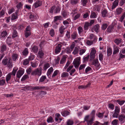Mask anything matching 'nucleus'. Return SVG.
<instances>
[{
    "mask_svg": "<svg viewBox=\"0 0 125 125\" xmlns=\"http://www.w3.org/2000/svg\"><path fill=\"white\" fill-rule=\"evenodd\" d=\"M89 38L94 43H95L97 41V38L96 36L93 34H90L89 36Z\"/></svg>",
    "mask_w": 125,
    "mask_h": 125,
    "instance_id": "7",
    "label": "nucleus"
},
{
    "mask_svg": "<svg viewBox=\"0 0 125 125\" xmlns=\"http://www.w3.org/2000/svg\"><path fill=\"white\" fill-rule=\"evenodd\" d=\"M80 58L78 57L75 59L73 61V63L74 65V67L76 68H78L80 64Z\"/></svg>",
    "mask_w": 125,
    "mask_h": 125,
    "instance_id": "5",
    "label": "nucleus"
},
{
    "mask_svg": "<svg viewBox=\"0 0 125 125\" xmlns=\"http://www.w3.org/2000/svg\"><path fill=\"white\" fill-rule=\"evenodd\" d=\"M29 60L28 59H26L23 60V64L24 65H26L29 63Z\"/></svg>",
    "mask_w": 125,
    "mask_h": 125,
    "instance_id": "49",
    "label": "nucleus"
},
{
    "mask_svg": "<svg viewBox=\"0 0 125 125\" xmlns=\"http://www.w3.org/2000/svg\"><path fill=\"white\" fill-rule=\"evenodd\" d=\"M50 66V65L49 63H47L45 64L44 67V70H46Z\"/></svg>",
    "mask_w": 125,
    "mask_h": 125,
    "instance_id": "64",
    "label": "nucleus"
},
{
    "mask_svg": "<svg viewBox=\"0 0 125 125\" xmlns=\"http://www.w3.org/2000/svg\"><path fill=\"white\" fill-rule=\"evenodd\" d=\"M38 49V47L35 46H34L32 48V50L33 52H37Z\"/></svg>",
    "mask_w": 125,
    "mask_h": 125,
    "instance_id": "40",
    "label": "nucleus"
},
{
    "mask_svg": "<svg viewBox=\"0 0 125 125\" xmlns=\"http://www.w3.org/2000/svg\"><path fill=\"white\" fill-rule=\"evenodd\" d=\"M53 71V68L52 67L49 69L47 71V75L48 76Z\"/></svg>",
    "mask_w": 125,
    "mask_h": 125,
    "instance_id": "37",
    "label": "nucleus"
},
{
    "mask_svg": "<svg viewBox=\"0 0 125 125\" xmlns=\"http://www.w3.org/2000/svg\"><path fill=\"white\" fill-rule=\"evenodd\" d=\"M77 10H73L72 12V13L73 14V19L74 20H75L78 19L81 16V14L77 13Z\"/></svg>",
    "mask_w": 125,
    "mask_h": 125,
    "instance_id": "2",
    "label": "nucleus"
},
{
    "mask_svg": "<svg viewBox=\"0 0 125 125\" xmlns=\"http://www.w3.org/2000/svg\"><path fill=\"white\" fill-rule=\"evenodd\" d=\"M90 26L89 24V23L88 22H86L85 23L84 28L85 30H87L88 29V27Z\"/></svg>",
    "mask_w": 125,
    "mask_h": 125,
    "instance_id": "41",
    "label": "nucleus"
},
{
    "mask_svg": "<svg viewBox=\"0 0 125 125\" xmlns=\"http://www.w3.org/2000/svg\"><path fill=\"white\" fill-rule=\"evenodd\" d=\"M53 118L51 116H50L48 118L47 121L48 123H52V122Z\"/></svg>",
    "mask_w": 125,
    "mask_h": 125,
    "instance_id": "62",
    "label": "nucleus"
},
{
    "mask_svg": "<svg viewBox=\"0 0 125 125\" xmlns=\"http://www.w3.org/2000/svg\"><path fill=\"white\" fill-rule=\"evenodd\" d=\"M66 60V58L64 56H63L61 59V60L60 62V64H63L65 62Z\"/></svg>",
    "mask_w": 125,
    "mask_h": 125,
    "instance_id": "45",
    "label": "nucleus"
},
{
    "mask_svg": "<svg viewBox=\"0 0 125 125\" xmlns=\"http://www.w3.org/2000/svg\"><path fill=\"white\" fill-rule=\"evenodd\" d=\"M94 118L92 117L90 120L87 121L86 122L87 123V125H91L93 123Z\"/></svg>",
    "mask_w": 125,
    "mask_h": 125,
    "instance_id": "30",
    "label": "nucleus"
},
{
    "mask_svg": "<svg viewBox=\"0 0 125 125\" xmlns=\"http://www.w3.org/2000/svg\"><path fill=\"white\" fill-rule=\"evenodd\" d=\"M92 65H94L97 69L99 67L100 64L99 63V61L97 59H96L93 60L92 62Z\"/></svg>",
    "mask_w": 125,
    "mask_h": 125,
    "instance_id": "8",
    "label": "nucleus"
},
{
    "mask_svg": "<svg viewBox=\"0 0 125 125\" xmlns=\"http://www.w3.org/2000/svg\"><path fill=\"white\" fill-rule=\"evenodd\" d=\"M18 18V16L16 15L15 14L13 13L12 14V15L11 18V20H14L17 18Z\"/></svg>",
    "mask_w": 125,
    "mask_h": 125,
    "instance_id": "57",
    "label": "nucleus"
},
{
    "mask_svg": "<svg viewBox=\"0 0 125 125\" xmlns=\"http://www.w3.org/2000/svg\"><path fill=\"white\" fill-rule=\"evenodd\" d=\"M11 37H10L9 36L7 38L6 42V43L8 44H10V42H11Z\"/></svg>",
    "mask_w": 125,
    "mask_h": 125,
    "instance_id": "53",
    "label": "nucleus"
},
{
    "mask_svg": "<svg viewBox=\"0 0 125 125\" xmlns=\"http://www.w3.org/2000/svg\"><path fill=\"white\" fill-rule=\"evenodd\" d=\"M10 59H4L2 61L3 64L4 65H7L9 67H11L12 66V63L10 62Z\"/></svg>",
    "mask_w": 125,
    "mask_h": 125,
    "instance_id": "3",
    "label": "nucleus"
},
{
    "mask_svg": "<svg viewBox=\"0 0 125 125\" xmlns=\"http://www.w3.org/2000/svg\"><path fill=\"white\" fill-rule=\"evenodd\" d=\"M107 11L106 10H104L102 12V16L103 17H106L107 16Z\"/></svg>",
    "mask_w": 125,
    "mask_h": 125,
    "instance_id": "36",
    "label": "nucleus"
},
{
    "mask_svg": "<svg viewBox=\"0 0 125 125\" xmlns=\"http://www.w3.org/2000/svg\"><path fill=\"white\" fill-rule=\"evenodd\" d=\"M68 12L65 10H63L62 12V15L64 18H66L68 16Z\"/></svg>",
    "mask_w": 125,
    "mask_h": 125,
    "instance_id": "24",
    "label": "nucleus"
},
{
    "mask_svg": "<svg viewBox=\"0 0 125 125\" xmlns=\"http://www.w3.org/2000/svg\"><path fill=\"white\" fill-rule=\"evenodd\" d=\"M12 75L11 73H10L7 75L6 78V81L7 82L10 79L11 76Z\"/></svg>",
    "mask_w": 125,
    "mask_h": 125,
    "instance_id": "29",
    "label": "nucleus"
},
{
    "mask_svg": "<svg viewBox=\"0 0 125 125\" xmlns=\"http://www.w3.org/2000/svg\"><path fill=\"white\" fill-rule=\"evenodd\" d=\"M96 52V51L94 48H92L90 53V60H92L94 58Z\"/></svg>",
    "mask_w": 125,
    "mask_h": 125,
    "instance_id": "6",
    "label": "nucleus"
},
{
    "mask_svg": "<svg viewBox=\"0 0 125 125\" xmlns=\"http://www.w3.org/2000/svg\"><path fill=\"white\" fill-rule=\"evenodd\" d=\"M65 29V28L64 26H61L59 29L60 33L61 34H62L63 33Z\"/></svg>",
    "mask_w": 125,
    "mask_h": 125,
    "instance_id": "38",
    "label": "nucleus"
},
{
    "mask_svg": "<svg viewBox=\"0 0 125 125\" xmlns=\"http://www.w3.org/2000/svg\"><path fill=\"white\" fill-rule=\"evenodd\" d=\"M104 113H101L100 112H98L96 114V115L98 118L102 119L104 116Z\"/></svg>",
    "mask_w": 125,
    "mask_h": 125,
    "instance_id": "23",
    "label": "nucleus"
},
{
    "mask_svg": "<svg viewBox=\"0 0 125 125\" xmlns=\"http://www.w3.org/2000/svg\"><path fill=\"white\" fill-rule=\"evenodd\" d=\"M82 4L83 6H85L87 2V0H81Z\"/></svg>",
    "mask_w": 125,
    "mask_h": 125,
    "instance_id": "58",
    "label": "nucleus"
},
{
    "mask_svg": "<svg viewBox=\"0 0 125 125\" xmlns=\"http://www.w3.org/2000/svg\"><path fill=\"white\" fill-rule=\"evenodd\" d=\"M118 122V120L117 119H115L112 121L111 124L113 125H117Z\"/></svg>",
    "mask_w": 125,
    "mask_h": 125,
    "instance_id": "39",
    "label": "nucleus"
},
{
    "mask_svg": "<svg viewBox=\"0 0 125 125\" xmlns=\"http://www.w3.org/2000/svg\"><path fill=\"white\" fill-rule=\"evenodd\" d=\"M118 119L119 120L121 123H123L125 122V116L124 115H119Z\"/></svg>",
    "mask_w": 125,
    "mask_h": 125,
    "instance_id": "13",
    "label": "nucleus"
},
{
    "mask_svg": "<svg viewBox=\"0 0 125 125\" xmlns=\"http://www.w3.org/2000/svg\"><path fill=\"white\" fill-rule=\"evenodd\" d=\"M46 79V77L45 76L43 75L40 78L39 82L40 83L42 82H44Z\"/></svg>",
    "mask_w": 125,
    "mask_h": 125,
    "instance_id": "33",
    "label": "nucleus"
},
{
    "mask_svg": "<svg viewBox=\"0 0 125 125\" xmlns=\"http://www.w3.org/2000/svg\"><path fill=\"white\" fill-rule=\"evenodd\" d=\"M44 87L43 86H36L33 88V90H35L36 89L41 90L44 88Z\"/></svg>",
    "mask_w": 125,
    "mask_h": 125,
    "instance_id": "54",
    "label": "nucleus"
},
{
    "mask_svg": "<svg viewBox=\"0 0 125 125\" xmlns=\"http://www.w3.org/2000/svg\"><path fill=\"white\" fill-rule=\"evenodd\" d=\"M107 55L109 56L111 55L112 53V51L111 48H109L107 49Z\"/></svg>",
    "mask_w": 125,
    "mask_h": 125,
    "instance_id": "35",
    "label": "nucleus"
},
{
    "mask_svg": "<svg viewBox=\"0 0 125 125\" xmlns=\"http://www.w3.org/2000/svg\"><path fill=\"white\" fill-rule=\"evenodd\" d=\"M62 45L61 44H59L56 46V47L55 50V52L56 54H57L59 53L61 50V47Z\"/></svg>",
    "mask_w": 125,
    "mask_h": 125,
    "instance_id": "10",
    "label": "nucleus"
},
{
    "mask_svg": "<svg viewBox=\"0 0 125 125\" xmlns=\"http://www.w3.org/2000/svg\"><path fill=\"white\" fill-rule=\"evenodd\" d=\"M31 34V32H28L25 31V37L26 38H27L30 36Z\"/></svg>",
    "mask_w": 125,
    "mask_h": 125,
    "instance_id": "59",
    "label": "nucleus"
},
{
    "mask_svg": "<svg viewBox=\"0 0 125 125\" xmlns=\"http://www.w3.org/2000/svg\"><path fill=\"white\" fill-rule=\"evenodd\" d=\"M114 26L112 25L109 26L107 29V32H111L114 29Z\"/></svg>",
    "mask_w": 125,
    "mask_h": 125,
    "instance_id": "28",
    "label": "nucleus"
},
{
    "mask_svg": "<svg viewBox=\"0 0 125 125\" xmlns=\"http://www.w3.org/2000/svg\"><path fill=\"white\" fill-rule=\"evenodd\" d=\"M116 102L120 105H122L125 102V100H117Z\"/></svg>",
    "mask_w": 125,
    "mask_h": 125,
    "instance_id": "44",
    "label": "nucleus"
},
{
    "mask_svg": "<svg viewBox=\"0 0 125 125\" xmlns=\"http://www.w3.org/2000/svg\"><path fill=\"white\" fill-rule=\"evenodd\" d=\"M17 31L15 30H14L13 33L12 37L13 38H15L17 36Z\"/></svg>",
    "mask_w": 125,
    "mask_h": 125,
    "instance_id": "63",
    "label": "nucleus"
},
{
    "mask_svg": "<svg viewBox=\"0 0 125 125\" xmlns=\"http://www.w3.org/2000/svg\"><path fill=\"white\" fill-rule=\"evenodd\" d=\"M62 18V17L61 16H56L54 17V21L55 22L58 20H61Z\"/></svg>",
    "mask_w": 125,
    "mask_h": 125,
    "instance_id": "26",
    "label": "nucleus"
},
{
    "mask_svg": "<svg viewBox=\"0 0 125 125\" xmlns=\"http://www.w3.org/2000/svg\"><path fill=\"white\" fill-rule=\"evenodd\" d=\"M78 33L80 35L82 36L83 35L82 34V32L83 31V30L81 26L79 27L77 29Z\"/></svg>",
    "mask_w": 125,
    "mask_h": 125,
    "instance_id": "25",
    "label": "nucleus"
},
{
    "mask_svg": "<svg viewBox=\"0 0 125 125\" xmlns=\"http://www.w3.org/2000/svg\"><path fill=\"white\" fill-rule=\"evenodd\" d=\"M42 4V2L40 1H36L33 5V6L35 8H37L41 6Z\"/></svg>",
    "mask_w": 125,
    "mask_h": 125,
    "instance_id": "15",
    "label": "nucleus"
},
{
    "mask_svg": "<svg viewBox=\"0 0 125 125\" xmlns=\"http://www.w3.org/2000/svg\"><path fill=\"white\" fill-rule=\"evenodd\" d=\"M4 77H2L0 79V85L1 86L4 85L5 83V81Z\"/></svg>",
    "mask_w": 125,
    "mask_h": 125,
    "instance_id": "19",
    "label": "nucleus"
},
{
    "mask_svg": "<svg viewBox=\"0 0 125 125\" xmlns=\"http://www.w3.org/2000/svg\"><path fill=\"white\" fill-rule=\"evenodd\" d=\"M121 39L120 38L116 39H115L114 42L117 44L118 45L121 42Z\"/></svg>",
    "mask_w": 125,
    "mask_h": 125,
    "instance_id": "48",
    "label": "nucleus"
},
{
    "mask_svg": "<svg viewBox=\"0 0 125 125\" xmlns=\"http://www.w3.org/2000/svg\"><path fill=\"white\" fill-rule=\"evenodd\" d=\"M61 114L63 116L65 117L69 115L70 113L67 111H64L61 112Z\"/></svg>",
    "mask_w": 125,
    "mask_h": 125,
    "instance_id": "22",
    "label": "nucleus"
},
{
    "mask_svg": "<svg viewBox=\"0 0 125 125\" xmlns=\"http://www.w3.org/2000/svg\"><path fill=\"white\" fill-rule=\"evenodd\" d=\"M67 125H72L73 123V121L71 120H68L67 121Z\"/></svg>",
    "mask_w": 125,
    "mask_h": 125,
    "instance_id": "50",
    "label": "nucleus"
},
{
    "mask_svg": "<svg viewBox=\"0 0 125 125\" xmlns=\"http://www.w3.org/2000/svg\"><path fill=\"white\" fill-rule=\"evenodd\" d=\"M7 34V33L5 31H3L1 33L0 35V38L1 40H4Z\"/></svg>",
    "mask_w": 125,
    "mask_h": 125,
    "instance_id": "9",
    "label": "nucleus"
},
{
    "mask_svg": "<svg viewBox=\"0 0 125 125\" xmlns=\"http://www.w3.org/2000/svg\"><path fill=\"white\" fill-rule=\"evenodd\" d=\"M119 1L118 0H115L113 3L112 6V9H114L117 6L118 4Z\"/></svg>",
    "mask_w": 125,
    "mask_h": 125,
    "instance_id": "18",
    "label": "nucleus"
},
{
    "mask_svg": "<svg viewBox=\"0 0 125 125\" xmlns=\"http://www.w3.org/2000/svg\"><path fill=\"white\" fill-rule=\"evenodd\" d=\"M60 8L58 7H55L54 6H53L50 9L49 12L51 13H53L54 14H56L59 13L60 10Z\"/></svg>",
    "mask_w": 125,
    "mask_h": 125,
    "instance_id": "1",
    "label": "nucleus"
},
{
    "mask_svg": "<svg viewBox=\"0 0 125 125\" xmlns=\"http://www.w3.org/2000/svg\"><path fill=\"white\" fill-rule=\"evenodd\" d=\"M79 50L78 48L77 47H75L73 51V53L74 55L77 54Z\"/></svg>",
    "mask_w": 125,
    "mask_h": 125,
    "instance_id": "42",
    "label": "nucleus"
},
{
    "mask_svg": "<svg viewBox=\"0 0 125 125\" xmlns=\"http://www.w3.org/2000/svg\"><path fill=\"white\" fill-rule=\"evenodd\" d=\"M108 26L107 24L104 23L102 26V28L103 30H105L106 29Z\"/></svg>",
    "mask_w": 125,
    "mask_h": 125,
    "instance_id": "60",
    "label": "nucleus"
},
{
    "mask_svg": "<svg viewBox=\"0 0 125 125\" xmlns=\"http://www.w3.org/2000/svg\"><path fill=\"white\" fill-rule=\"evenodd\" d=\"M99 24H97L95 25L93 27L92 30L94 31L97 33L99 31Z\"/></svg>",
    "mask_w": 125,
    "mask_h": 125,
    "instance_id": "12",
    "label": "nucleus"
},
{
    "mask_svg": "<svg viewBox=\"0 0 125 125\" xmlns=\"http://www.w3.org/2000/svg\"><path fill=\"white\" fill-rule=\"evenodd\" d=\"M71 4L73 5L77 4L79 2L78 0H70Z\"/></svg>",
    "mask_w": 125,
    "mask_h": 125,
    "instance_id": "21",
    "label": "nucleus"
},
{
    "mask_svg": "<svg viewBox=\"0 0 125 125\" xmlns=\"http://www.w3.org/2000/svg\"><path fill=\"white\" fill-rule=\"evenodd\" d=\"M42 68H40L35 70L31 73L32 75L40 76L42 74Z\"/></svg>",
    "mask_w": 125,
    "mask_h": 125,
    "instance_id": "4",
    "label": "nucleus"
},
{
    "mask_svg": "<svg viewBox=\"0 0 125 125\" xmlns=\"http://www.w3.org/2000/svg\"><path fill=\"white\" fill-rule=\"evenodd\" d=\"M119 48L115 46L114 47L113 54H115L118 53L119 51Z\"/></svg>",
    "mask_w": 125,
    "mask_h": 125,
    "instance_id": "17",
    "label": "nucleus"
},
{
    "mask_svg": "<svg viewBox=\"0 0 125 125\" xmlns=\"http://www.w3.org/2000/svg\"><path fill=\"white\" fill-rule=\"evenodd\" d=\"M97 15L94 12H92L90 16L91 18H95L97 17Z\"/></svg>",
    "mask_w": 125,
    "mask_h": 125,
    "instance_id": "31",
    "label": "nucleus"
},
{
    "mask_svg": "<svg viewBox=\"0 0 125 125\" xmlns=\"http://www.w3.org/2000/svg\"><path fill=\"white\" fill-rule=\"evenodd\" d=\"M94 42H93L92 41H90L89 40H88L87 41V42H86V44L88 46H90L91 45L93 44H94Z\"/></svg>",
    "mask_w": 125,
    "mask_h": 125,
    "instance_id": "56",
    "label": "nucleus"
},
{
    "mask_svg": "<svg viewBox=\"0 0 125 125\" xmlns=\"http://www.w3.org/2000/svg\"><path fill=\"white\" fill-rule=\"evenodd\" d=\"M35 57V55L32 54H31L29 56L28 59L29 61L33 60H34Z\"/></svg>",
    "mask_w": 125,
    "mask_h": 125,
    "instance_id": "61",
    "label": "nucleus"
},
{
    "mask_svg": "<svg viewBox=\"0 0 125 125\" xmlns=\"http://www.w3.org/2000/svg\"><path fill=\"white\" fill-rule=\"evenodd\" d=\"M38 65L37 62H31V65L32 67L34 68L36 67Z\"/></svg>",
    "mask_w": 125,
    "mask_h": 125,
    "instance_id": "47",
    "label": "nucleus"
},
{
    "mask_svg": "<svg viewBox=\"0 0 125 125\" xmlns=\"http://www.w3.org/2000/svg\"><path fill=\"white\" fill-rule=\"evenodd\" d=\"M24 71L23 69L19 70L17 73L16 75L18 78H20L24 74Z\"/></svg>",
    "mask_w": 125,
    "mask_h": 125,
    "instance_id": "14",
    "label": "nucleus"
},
{
    "mask_svg": "<svg viewBox=\"0 0 125 125\" xmlns=\"http://www.w3.org/2000/svg\"><path fill=\"white\" fill-rule=\"evenodd\" d=\"M61 116L60 115L58 114H56L55 115V120L56 121H58Z\"/></svg>",
    "mask_w": 125,
    "mask_h": 125,
    "instance_id": "52",
    "label": "nucleus"
},
{
    "mask_svg": "<svg viewBox=\"0 0 125 125\" xmlns=\"http://www.w3.org/2000/svg\"><path fill=\"white\" fill-rule=\"evenodd\" d=\"M122 9L121 8L117 9L116 10V13L118 15L120 14L122 12Z\"/></svg>",
    "mask_w": 125,
    "mask_h": 125,
    "instance_id": "27",
    "label": "nucleus"
},
{
    "mask_svg": "<svg viewBox=\"0 0 125 125\" xmlns=\"http://www.w3.org/2000/svg\"><path fill=\"white\" fill-rule=\"evenodd\" d=\"M90 85V83H88V84L86 85L85 86H83V85H80L78 86V88L79 89H81L83 88H84L88 87Z\"/></svg>",
    "mask_w": 125,
    "mask_h": 125,
    "instance_id": "51",
    "label": "nucleus"
},
{
    "mask_svg": "<svg viewBox=\"0 0 125 125\" xmlns=\"http://www.w3.org/2000/svg\"><path fill=\"white\" fill-rule=\"evenodd\" d=\"M69 73L66 72H63L61 74V77L62 78L68 77L69 76Z\"/></svg>",
    "mask_w": 125,
    "mask_h": 125,
    "instance_id": "32",
    "label": "nucleus"
},
{
    "mask_svg": "<svg viewBox=\"0 0 125 125\" xmlns=\"http://www.w3.org/2000/svg\"><path fill=\"white\" fill-rule=\"evenodd\" d=\"M50 34L52 37H53L55 35V32L53 29H51L50 31Z\"/></svg>",
    "mask_w": 125,
    "mask_h": 125,
    "instance_id": "55",
    "label": "nucleus"
},
{
    "mask_svg": "<svg viewBox=\"0 0 125 125\" xmlns=\"http://www.w3.org/2000/svg\"><path fill=\"white\" fill-rule=\"evenodd\" d=\"M59 71L58 70H55L52 76V78H54L55 76H56L59 73Z\"/></svg>",
    "mask_w": 125,
    "mask_h": 125,
    "instance_id": "46",
    "label": "nucleus"
},
{
    "mask_svg": "<svg viewBox=\"0 0 125 125\" xmlns=\"http://www.w3.org/2000/svg\"><path fill=\"white\" fill-rule=\"evenodd\" d=\"M28 53V51L27 48H25L22 52L23 55L26 56Z\"/></svg>",
    "mask_w": 125,
    "mask_h": 125,
    "instance_id": "34",
    "label": "nucleus"
},
{
    "mask_svg": "<svg viewBox=\"0 0 125 125\" xmlns=\"http://www.w3.org/2000/svg\"><path fill=\"white\" fill-rule=\"evenodd\" d=\"M7 49V46L5 44H1L0 46V51L3 52L6 51Z\"/></svg>",
    "mask_w": 125,
    "mask_h": 125,
    "instance_id": "11",
    "label": "nucleus"
},
{
    "mask_svg": "<svg viewBox=\"0 0 125 125\" xmlns=\"http://www.w3.org/2000/svg\"><path fill=\"white\" fill-rule=\"evenodd\" d=\"M44 53L42 50H39L38 53V56L40 58H42L43 57Z\"/></svg>",
    "mask_w": 125,
    "mask_h": 125,
    "instance_id": "16",
    "label": "nucleus"
},
{
    "mask_svg": "<svg viewBox=\"0 0 125 125\" xmlns=\"http://www.w3.org/2000/svg\"><path fill=\"white\" fill-rule=\"evenodd\" d=\"M12 57L13 61H16L17 60L18 55L17 53H13L12 55Z\"/></svg>",
    "mask_w": 125,
    "mask_h": 125,
    "instance_id": "20",
    "label": "nucleus"
},
{
    "mask_svg": "<svg viewBox=\"0 0 125 125\" xmlns=\"http://www.w3.org/2000/svg\"><path fill=\"white\" fill-rule=\"evenodd\" d=\"M104 56L102 53H100L99 55V58L100 61L102 62L104 58Z\"/></svg>",
    "mask_w": 125,
    "mask_h": 125,
    "instance_id": "43",
    "label": "nucleus"
}]
</instances>
